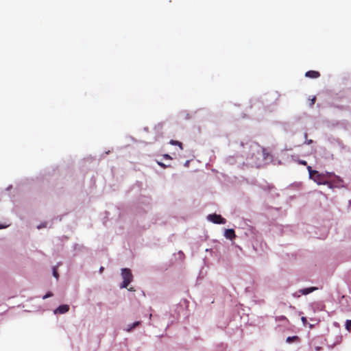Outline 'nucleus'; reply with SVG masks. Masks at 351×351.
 Wrapping results in <instances>:
<instances>
[{
  "label": "nucleus",
  "mask_w": 351,
  "mask_h": 351,
  "mask_svg": "<svg viewBox=\"0 0 351 351\" xmlns=\"http://www.w3.org/2000/svg\"><path fill=\"white\" fill-rule=\"evenodd\" d=\"M208 219L213 223L217 224H224L226 222V220L224 218H223L220 215L217 214L209 215L208 216Z\"/></svg>",
  "instance_id": "nucleus-3"
},
{
  "label": "nucleus",
  "mask_w": 351,
  "mask_h": 351,
  "mask_svg": "<svg viewBox=\"0 0 351 351\" xmlns=\"http://www.w3.org/2000/svg\"><path fill=\"white\" fill-rule=\"evenodd\" d=\"M224 236L230 240L236 237L235 232L233 229H227L225 231Z\"/></svg>",
  "instance_id": "nucleus-5"
},
{
  "label": "nucleus",
  "mask_w": 351,
  "mask_h": 351,
  "mask_svg": "<svg viewBox=\"0 0 351 351\" xmlns=\"http://www.w3.org/2000/svg\"><path fill=\"white\" fill-rule=\"evenodd\" d=\"M309 173V178L318 184H326L328 182L326 180V176L319 173L316 170H313L311 166L307 167Z\"/></svg>",
  "instance_id": "nucleus-1"
},
{
  "label": "nucleus",
  "mask_w": 351,
  "mask_h": 351,
  "mask_svg": "<svg viewBox=\"0 0 351 351\" xmlns=\"http://www.w3.org/2000/svg\"><path fill=\"white\" fill-rule=\"evenodd\" d=\"M299 164L302 165H306L307 163L305 160H299Z\"/></svg>",
  "instance_id": "nucleus-15"
},
{
  "label": "nucleus",
  "mask_w": 351,
  "mask_h": 351,
  "mask_svg": "<svg viewBox=\"0 0 351 351\" xmlns=\"http://www.w3.org/2000/svg\"><path fill=\"white\" fill-rule=\"evenodd\" d=\"M312 143H313V141H312L311 139H310V140H307V141H306V143H307L308 145H310V144H311Z\"/></svg>",
  "instance_id": "nucleus-19"
},
{
  "label": "nucleus",
  "mask_w": 351,
  "mask_h": 351,
  "mask_svg": "<svg viewBox=\"0 0 351 351\" xmlns=\"http://www.w3.org/2000/svg\"><path fill=\"white\" fill-rule=\"evenodd\" d=\"M8 226V225H3L0 224V229L5 228Z\"/></svg>",
  "instance_id": "nucleus-16"
},
{
  "label": "nucleus",
  "mask_w": 351,
  "mask_h": 351,
  "mask_svg": "<svg viewBox=\"0 0 351 351\" xmlns=\"http://www.w3.org/2000/svg\"><path fill=\"white\" fill-rule=\"evenodd\" d=\"M53 275L54 277H56V278H58V271L56 268H53Z\"/></svg>",
  "instance_id": "nucleus-12"
},
{
  "label": "nucleus",
  "mask_w": 351,
  "mask_h": 351,
  "mask_svg": "<svg viewBox=\"0 0 351 351\" xmlns=\"http://www.w3.org/2000/svg\"><path fill=\"white\" fill-rule=\"evenodd\" d=\"M104 269V267H101L100 269H99V272L102 273Z\"/></svg>",
  "instance_id": "nucleus-20"
},
{
  "label": "nucleus",
  "mask_w": 351,
  "mask_h": 351,
  "mask_svg": "<svg viewBox=\"0 0 351 351\" xmlns=\"http://www.w3.org/2000/svg\"><path fill=\"white\" fill-rule=\"evenodd\" d=\"M129 291H134V289L133 288L131 287L130 289H129Z\"/></svg>",
  "instance_id": "nucleus-24"
},
{
  "label": "nucleus",
  "mask_w": 351,
  "mask_h": 351,
  "mask_svg": "<svg viewBox=\"0 0 351 351\" xmlns=\"http://www.w3.org/2000/svg\"><path fill=\"white\" fill-rule=\"evenodd\" d=\"M69 310V306L67 304H62L59 306L55 311V314H64L68 312Z\"/></svg>",
  "instance_id": "nucleus-4"
},
{
  "label": "nucleus",
  "mask_w": 351,
  "mask_h": 351,
  "mask_svg": "<svg viewBox=\"0 0 351 351\" xmlns=\"http://www.w3.org/2000/svg\"><path fill=\"white\" fill-rule=\"evenodd\" d=\"M298 337L297 336H293V337H288L287 339V343H293L295 341H298Z\"/></svg>",
  "instance_id": "nucleus-9"
},
{
  "label": "nucleus",
  "mask_w": 351,
  "mask_h": 351,
  "mask_svg": "<svg viewBox=\"0 0 351 351\" xmlns=\"http://www.w3.org/2000/svg\"><path fill=\"white\" fill-rule=\"evenodd\" d=\"M52 295H53V293H50V292H49V293H47L45 295H44V296L43 297V299H46V298H49V297H51V296H52Z\"/></svg>",
  "instance_id": "nucleus-13"
},
{
  "label": "nucleus",
  "mask_w": 351,
  "mask_h": 351,
  "mask_svg": "<svg viewBox=\"0 0 351 351\" xmlns=\"http://www.w3.org/2000/svg\"><path fill=\"white\" fill-rule=\"evenodd\" d=\"M141 324L140 322H136L134 323H133L130 326V328L128 329V331H130L131 330H132L133 328H134L135 327L138 326L139 324Z\"/></svg>",
  "instance_id": "nucleus-11"
},
{
  "label": "nucleus",
  "mask_w": 351,
  "mask_h": 351,
  "mask_svg": "<svg viewBox=\"0 0 351 351\" xmlns=\"http://www.w3.org/2000/svg\"><path fill=\"white\" fill-rule=\"evenodd\" d=\"M317 289V287H309V288H306V289H300L299 291V292L300 293H302V295H307V294H309V293H312L313 291H315Z\"/></svg>",
  "instance_id": "nucleus-7"
},
{
  "label": "nucleus",
  "mask_w": 351,
  "mask_h": 351,
  "mask_svg": "<svg viewBox=\"0 0 351 351\" xmlns=\"http://www.w3.org/2000/svg\"><path fill=\"white\" fill-rule=\"evenodd\" d=\"M121 276L123 279L121 288H127L129 284L132 281L133 276L130 269H122Z\"/></svg>",
  "instance_id": "nucleus-2"
},
{
  "label": "nucleus",
  "mask_w": 351,
  "mask_h": 351,
  "mask_svg": "<svg viewBox=\"0 0 351 351\" xmlns=\"http://www.w3.org/2000/svg\"><path fill=\"white\" fill-rule=\"evenodd\" d=\"M307 136H308V134H307V133H305V134H304V138H305L306 139H307Z\"/></svg>",
  "instance_id": "nucleus-22"
},
{
  "label": "nucleus",
  "mask_w": 351,
  "mask_h": 351,
  "mask_svg": "<svg viewBox=\"0 0 351 351\" xmlns=\"http://www.w3.org/2000/svg\"><path fill=\"white\" fill-rule=\"evenodd\" d=\"M302 320L303 322H305L306 321V317H302Z\"/></svg>",
  "instance_id": "nucleus-21"
},
{
  "label": "nucleus",
  "mask_w": 351,
  "mask_h": 351,
  "mask_svg": "<svg viewBox=\"0 0 351 351\" xmlns=\"http://www.w3.org/2000/svg\"><path fill=\"white\" fill-rule=\"evenodd\" d=\"M305 76L310 78H317L320 76V73L316 71H308L305 73Z\"/></svg>",
  "instance_id": "nucleus-6"
},
{
  "label": "nucleus",
  "mask_w": 351,
  "mask_h": 351,
  "mask_svg": "<svg viewBox=\"0 0 351 351\" xmlns=\"http://www.w3.org/2000/svg\"><path fill=\"white\" fill-rule=\"evenodd\" d=\"M158 164H159V165H160V166H162V167H165V165H163V163H160V162H159Z\"/></svg>",
  "instance_id": "nucleus-23"
},
{
  "label": "nucleus",
  "mask_w": 351,
  "mask_h": 351,
  "mask_svg": "<svg viewBox=\"0 0 351 351\" xmlns=\"http://www.w3.org/2000/svg\"><path fill=\"white\" fill-rule=\"evenodd\" d=\"M169 143L172 145H177L180 147V149L181 150L183 149V145H182V143L178 141H176V140H171Z\"/></svg>",
  "instance_id": "nucleus-8"
},
{
  "label": "nucleus",
  "mask_w": 351,
  "mask_h": 351,
  "mask_svg": "<svg viewBox=\"0 0 351 351\" xmlns=\"http://www.w3.org/2000/svg\"><path fill=\"white\" fill-rule=\"evenodd\" d=\"M316 98L315 97H313L311 100V106H313L315 102Z\"/></svg>",
  "instance_id": "nucleus-14"
},
{
  "label": "nucleus",
  "mask_w": 351,
  "mask_h": 351,
  "mask_svg": "<svg viewBox=\"0 0 351 351\" xmlns=\"http://www.w3.org/2000/svg\"><path fill=\"white\" fill-rule=\"evenodd\" d=\"M346 328L348 331L351 332V320L346 321Z\"/></svg>",
  "instance_id": "nucleus-10"
},
{
  "label": "nucleus",
  "mask_w": 351,
  "mask_h": 351,
  "mask_svg": "<svg viewBox=\"0 0 351 351\" xmlns=\"http://www.w3.org/2000/svg\"><path fill=\"white\" fill-rule=\"evenodd\" d=\"M278 320H285L287 319L286 317L285 316H280L279 318H278Z\"/></svg>",
  "instance_id": "nucleus-17"
},
{
  "label": "nucleus",
  "mask_w": 351,
  "mask_h": 351,
  "mask_svg": "<svg viewBox=\"0 0 351 351\" xmlns=\"http://www.w3.org/2000/svg\"><path fill=\"white\" fill-rule=\"evenodd\" d=\"M164 157H165V158H167V159H171V157L169 155H168V154H165V155L164 156Z\"/></svg>",
  "instance_id": "nucleus-18"
},
{
  "label": "nucleus",
  "mask_w": 351,
  "mask_h": 351,
  "mask_svg": "<svg viewBox=\"0 0 351 351\" xmlns=\"http://www.w3.org/2000/svg\"><path fill=\"white\" fill-rule=\"evenodd\" d=\"M327 175H328V176H327L328 178H330V173H327Z\"/></svg>",
  "instance_id": "nucleus-25"
}]
</instances>
